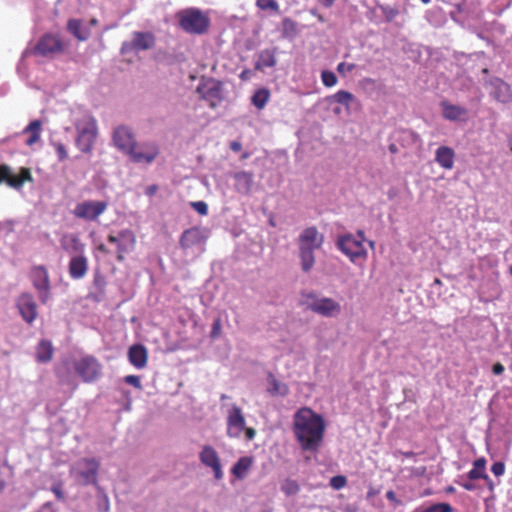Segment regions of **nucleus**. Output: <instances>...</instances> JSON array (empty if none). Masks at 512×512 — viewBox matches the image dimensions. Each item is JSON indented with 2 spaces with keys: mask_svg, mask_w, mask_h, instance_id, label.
Segmentation results:
<instances>
[{
  "mask_svg": "<svg viewBox=\"0 0 512 512\" xmlns=\"http://www.w3.org/2000/svg\"><path fill=\"white\" fill-rule=\"evenodd\" d=\"M463 479V477H461ZM474 480H458L457 483L467 491H474L477 489L476 484L473 482Z\"/></svg>",
  "mask_w": 512,
  "mask_h": 512,
  "instance_id": "nucleus-50",
  "label": "nucleus"
},
{
  "mask_svg": "<svg viewBox=\"0 0 512 512\" xmlns=\"http://www.w3.org/2000/svg\"><path fill=\"white\" fill-rule=\"evenodd\" d=\"M267 381L269 384L267 392L270 395L285 397L289 394L288 385L284 382L277 380L272 373L268 374Z\"/></svg>",
  "mask_w": 512,
  "mask_h": 512,
  "instance_id": "nucleus-32",
  "label": "nucleus"
},
{
  "mask_svg": "<svg viewBox=\"0 0 512 512\" xmlns=\"http://www.w3.org/2000/svg\"><path fill=\"white\" fill-rule=\"evenodd\" d=\"M487 461L484 457H480L473 462L472 469L467 473L469 480H478L486 477Z\"/></svg>",
  "mask_w": 512,
  "mask_h": 512,
  "instance_id": "nucleus-36",
  "label": "nucleus"
},
{
  "mask_svg": "<svg viewBox=\"0 0 512 512\" xmlns=\"http://www.w3.org/2000/svg\"><path fill=\"white\" fill-rule=\"evenodd\" d=\"M101 494V502L99 504V509L104 512H109L110 504L108 496L104 493L103 489L101 488V491H98Z\"/></svg>",
  "mask_w": 512,
  "mask_h": 512,
  "instance_id": "nucleus-49",
  "label": "nucleus"
},
{
  "mask_svg": "<svg viewBox=\"0 0 512 512\" xmlns=\"http://www.w3.org/2000/svg\"><path fill=\"white\" fill-rule=\"evenodd\" d=\"M422 512H453V508L449 503H436L427 507Z\"/></svg>",
  "mask_w": 512,
  "mask_h": 512,
  "instance_id": "nucleus-42",
  "label": "nucleus"
},
{
  "mask_svg": "<svg viewBox=\"0 0 512 512\" xmlns=\"http://www.w3.org/2000/svg\"><path fill=\"white\" fill-rule=\"evenodd\" d=\"M357 235H358V237H359V238H357V240H361V242L363 243V240L365 239V234H364V232H363V231H361V230H359V231L357 232Z\"/></svg>",
  "mask_w": 512,
  "mask_h": 512,
  "instance_id": "nucleus-64",
  "label": "nucleus"
},
{
  "mask_svg": "<svg viewBox=\"0 0 512 512\" xmlns=\"http://www.w3.org/2000/svg\"><path fill=\"white\" fill-rule=\"evenodd\" d=\"M308 297L312 299V301L308 303V309L323 317H336L342 311L340 303L332 298H317L313 295H309Z\"/></svg>",
  "mask_w": 512,
  "mask_h": 512,
  "instance_id": "nucleus-12",
  "label": "nucleus"
},
{
  "mask_svg": "<svg viewBox=\"0 0 512 512\" xmlns=\"http://www.w3.org/2000/svg\"><path fill=\"white\" fill-rule=\"evenodd\" d=\"M235 189L238 193L248 195L254 183V174L248 171H239L234 173Z\"/></svg>",
  "mask_w": 512,
  "mask_h": 512,
  "instance_id": "nucleus-25",
  "label": "nucleus"
},
{
  "mask_svg": "<svg viewBox=\"0 0 512 512\" xmlns=\"http://www.w3.org/2000/svg\"><path fill=\"white\" fill-rule=\"evenodd\" d=\"M246 426L245 417L239 406L233 404L227 414V435L239 438Z\"/></svg>",
  "mask_w": 512,
  "mask_h": 512,
  "instance_id": "nucleus-17",
  "label": "nucleus"
},
{
  "mask_svg": "<svg viewBox=\"0 0 512 512\" xmlns=\"http://www.w3.org/2000/svg\"><path fill=\"white\" fill-rule=\"evenodd\" d=\"M321 80L326 87H333L338 81L335 73L329 70L322 71Z\"/></svg>",
  "mask_w": 512,
  "mask_h": 512,
  "instance_id": "nucleus-40",
  "label": "nucleus"
},
{
  "mask_svg": "<svg viewBox=\"0 0 512 512\" xmlns=\"http://www.w3.org/2000/svg\"><path fill=\"white\" fill-rule=\"evenodd\" d=\"M221 334V320L218 318L214 321L210 332L211 338H217Z\"/></svg>",
  "mask_w": 512,
  "mask_h": 512,
  "instance_id": "nucleus-53",
  "label": "nucleus"
},
{
  "mask_svg": "<svg viewBox=\"0 0 512 512\" xmlns=\"http://www.w3.org/2000/svg\"><path fill=\"white\" fill-rule=\"evenodd\" d=\"M63 51L64 43L59 36L53 34L43 35L32 49L34 55L46 58H53Z\"/></svg>",
  "mask_w": 512,
  "mask_h": 512,
  "instance_id": "nucleus-8",
  "label": "nucleus"
},
{
  "mask_svg": "<svg viewBox=\"0 0 512 512\" xmlns=\"http://www.w3.org/2000/svg\"><path fill=\"white\" fill-rule=\"evenodd\" d=\"M16 308L21 318L31 325L38 317L37 303L30 293H22L16 300Z\"/></svg>",
  "mask_w": 512,
  "mask_h": 512,
  "instance_id": "nucleus-15",
  "label": "nucleus"
},
{
  "mask_svg": "<svg viewBox=\"0 0 512 512\" xmlns=\"http://www.w3.org/2000/svg\"><path fill=\"white\" fill-rule=\"evenodd\" d=\"M245 433V437L248 441H251L254 439L255 435H256V430L252 427H246L245 426V429L243 431Z\"/></svg>",
  "mask_w": 512,
  "mask_h": 512,
  "instance_id": "nucleus-54",
  "label": "nucleus"
},
{
  "mask_svg": "<svg viewBox=\"0 0 512 512\" xmlns=\"http://www.w3.org/2000/svg\"><path fill=\"white\" fill-rule=\"evenodd\" d=\"M67 30L79 41H86L91 36L90 28L79 19H70L67 23Z\"/></svg>",
  "mask_w": 512,
  "mask_h": 512,
  "instance_id": "nucleus-29",
  "label": "nucleus"
},
{
  "mask_svg": "<svg viewBox=\"0 0 512 512\" xmlns=\"http://www.w3.org/2000/svg\"><path fill=\"white\" fill-rule=\"evenodd\" d=\"M347 485V478L343 475L333 476L330 479V486L335 490H340Z\"/></svg>",
  "mask_w": 512,
  "mask_h": 512,
  "instance_id": "nucleus-43",
  "label": "nucleus"
},
{
  "mask_svg": "<svg viewBox=\"0 0 512 512\" xmlns=\"http://www.w3.org/2000/svg\"><path fill=\"white\" fill-rule=\"evenodd\" d=\"M51 491L54 493L58 501H64L65 495L63 492V483L61 481L55 482L51 487Z\"/></svg>",
  "mask_w": 512,
  "mask_h": 512,
  "instance_id": "nucleus-45",
  "label": "nucleus"
},
{
  "mask_svg": "<svg viewBox=\"0 0 512 512\" xmlns=\"http://www.w3.org/2000/svg\"><path fill=\"white\" fill-rule=\"evenodd\" d=\"M490 90V96L499 103L507 104L512 102V87L499 77H493L486 82Z\"/></svg>",
  "mask_w": 512,
  "mask_h": 512,
  "instance_id": "nucleus-18",
  "label": "nucleus"
},
{
  "mask_svg": "<svg viewBox=\"0 0 512 512\" xmlns=\"http://www.w3.org/2000/svg\"><path fill=\"white\" fill-rule=\"evenodd\" d=\"M128 359L137 369H143L148 362V350L143 344H134L128 350Z\"/></svg>",
  "mask_w": 512,
  "mask_h": 512,
  "instance_id": "nucleus-24",
  "label": "nucleus"
},
{
  "mask_svg": "<svg viewBox=\"0 0 512 512\" xmlns=\"http://www.w3.org/2000/svg\"><path fill=\"white\" fill-rule=\"evenodd\" d=\"M196 91L212 109L218 107L223 101L222 83L213 78L202 81Z\"/></svg>",
  "mask_w": 512,
  "mask_h": 512,
  "instance_id": "nucleus-6",
  "label": "nucleus"
},
{
  "mask_svg": "<svg viewBox=\"0 0 512 512\" xmlns=\"http://www.w3.org/2000/svg\"><path fill=\"white\" fill-rule=\"evenodd\" d=\"M250 73H251V72H250V70H244V71H242V72H241V74H240V78H241L242 80H244V81H245V80H248V79H249V77H250Z\"/></svg>",
  "mask_w": 512,
  "mask_h": 512,
  "instance_id": "nucleus-61",
  "label": "nucleus"
},
{
  "mask_svg": "<svg viewBox=\"0 0 512 512\" xmlns=\"http://www.w3.org/2000/svg\"><path fill=\"white\" fill-rule=\"evenodd\" d=\"M355 64L353 63H345V62H341L337 65V71L340 73V74H344L345 72H351L355 69Z\"/></svg>",
  "mask_w": 512,
  "mask_h": 512,
  "instance_id": "nucleus-52",
  "label": "nucleus"
},
{
  "mask_svg": "<svg viewBox=\"0 0 512 512\" xmlns=\"http://www.w3.org/2000/svg\"><path fill=\"white\" fill-rule=\"evenodd\" d=\"M230 149L234 152H239L242 149V145L238 141H232L230 143Z\"/></svg>",
  "mask_w": 512,
  "mask_h": 512,
  "instance_id": "nucleus-57",
  "label": "nucleus"
},
{
  "mask_svg": "<svg viewBox=\"0 0 512 512\" xmlns=\"http://www.w3.org/2000/svg\"><path fill=\"white\" fill-rule=\"evenodd\" d=\"M33 285L39 292L40 300L46 303L50 296V280L44 266H37L32 271Z\"/></svg>",
  "mask_w": 512,
  "mask_h": 512,
  "instance_id": "nucleus-20",
  "label": "nucleus"
},
{
  "mask_svg": "<svg viewBox=\"0 0 512 512\" xmlns=\"http://www.w3.org/2000/svg\"><path fill=\"white\" fill-rule=\"evenodd\" d=\"M269 98L270 92L268 89H259L252 96V104L258 109H263L268 103Z\"/></svg>",
  "mask_w": 512,
  "mask_h": 512,
  "instance_id": "nucleus-38",
  "label": "nucleus"
},
{
  "mask_svg": "<svg viewBox=\"0 0 512 512\" xmlns=\"http://www.w3.org/2000/svg\"><path fill=\"white\" fill-rule=\"evenodd\" d=\"M276 62L275 51L265 49L259 53L255 69L264 70L265 68H272L276 65Z\"/></svg>",
  "mask_w": 512,
  "mask_h": 512,
  "instance_id": "nucleus-34",
  "label": "nucleus"
},
{
  "mask_svg": "<svg viewBox=\"0 0 512 512\" xmlns=\"http://www.w3.org/2000/svg\"><path fill=\"white\" fill-rule=\"evenodd\" d=\"M482 480L485 481L486 483V486L488 488V490L493 493L494 490H495V484L493 482V480L489 477V475L486 473V477L485 478H482Z\"/></svg>",
  "mask_w": 512,
  "mask_h": 512,
  "instance_id": "nucleus-55",
  "label": "nucleus"
},
{
  "mask_svg": "<svg viewBox=\"0 0 512 512\" xmlns=\"http://www.w3.org/2000/svg\"><path fill=\"white\" fill-rule=\"evenodd\" d=\"M337 246L352 262L367 257V251L363 243L352 234L339 237Z\"/></svg>",
  "mask_w": 512,
  "mask_h": 512,
  "instance_id": "nucleus-11",
  "label": "nucleus"
},
{
  "mask_svg": "<svg viewBox=\"0 0 512 512\" xmlns=\"http://www.w3.org/2000/svg\"><path fill=\"white\" fill-rule=\"evenodd\" d=\"M89 269L88 258L84 253H80L79 255H74L70 258L68 264V272L69 276L73 280H79L86 276Z\"/></svg>",
  "mask_w": 512,
  "mask_h": 512,
  "instance_id": "nucleus-21",
  "label": "nucleus"
},
{
  "mask_svg": "<svg viewBox=\"0 0 512 512\" xmlns=\"http://www.w3.org/2000/svg\"><path fill=\"white\" fill-rule=\"evenodd\" d=\"M206 240V236L203 231L199 227H191L186 229L179 240L180 246L183 249H189L196 245L204 243Z\"/></svg>",
  "mask_w": 512,
  "mask_h": 512,
  "instance_id": "nucleus-22",
  "label": "nucleus"
},
{
  "mask_svg": "<svg viewBox=\"0 0 512 512\" xmlns=\"http://www.w3.org/2000/svg\"><path fill=\"white\" fill-rule=\"evenodd\" d=\"M386 498L389 501H392V502H395V503L398 502L396 494H395V492L393 490H389V491L386 492Z\"/></svg>",
  "mask_w": 512,
  "mask_h": 512,
  "instance_id": "nucleus-58",
  "label": "nucleus"
},
{
  "mask_svg": "<svg viewBox=\"0 0 512 512\" xmlns=\"http://www.w3.org/2000/svg\"><path fill=\"white\" fill-rule=\"evenodd\" d=\"M192 206L200 215H206L208 213V206L203 201L193 202Z\"/></svg>",
  "mask_w": 512,
  "mask_h": 512,
  "instance_id": "nucleus-51",
  "label": "nucleus"
},
{
  "mask_svg": "<svg viewBox=\"0 0 512 512\" xmlns=\"http://www.w3.org/2000/svg\"><path fill=\"white\" fill-rule=\"evenodd\" d=\"M158 190V187L156 185H150L146 189V194L149 196H153Z\"/></svg>",
  "mask_w": 512,
  "mask_h": 512,
  "instance_id": "nucleus-59",
  "label": "nucleus"
},
{
  "mask_svg": "<svg viewBox=\"0 0 512 512\" xmlns=\"http://www.w3.org/2000/svg\"><path fill=\"white\" fill-rule=\"evenodd\" d=\"M324 236L314 226L305 228L298 237L301 268L309 272L315 264V250L321 248Z\"/></svg>",
  "mask_w": 512,
  "mask_h": 512,
  "instance_id": "nucleus-2",
  "label": "nucleus"
},
{
  "mask_svg": "<svg viewBox=\"0 0 512 512\" xmlns=\"http://www.w3.org/2000/svg\"><path fill=\"white\" fill-rule=\"evenodd\" d=\"M160 149L156 142L136 143L130 154V160L137 164H151L159 155Z\"/></svg>",
  "mask_w": 512,
  "mask_h": 512,
  "instance_id": "nucleus-9",
  "label": "nucleus"
},
{
  "mask_svg": "<svg viewBox=\"0 0 512 512\" xmlns=\"http://www.w3.org/2000/svg\"><path fill=\"white\" fill-rule=\"evenodd\" d=\"M253 458L249 456H243L238 459V461L232 467V474L237 479H243L249 469L252 467Z\"/></svg>",
  "mask_w": 512,
  "mask_h": 512,
  "instance_id": "nucleus-35",
  "label": "nucleus"
},
{
  "mask_svg": "<svg viewBox=\"0 0 512 512\" xmlns=\"http://www.w3.org/2000/svg\"><path fill=\"white\" fill-rule=\"evenodd\" d=\"M130 45L135 51L148 50L155 45V36L151 32H135Z\"/></svg>",
  "mask_w": 512,
  "mask_h": 512,
  "instance_id": "nucleus-26",
  "label": "nucleus"
},
{
  "mask_svg": "<svg viewBox=\"0 0 512 512\" xmlns=\"http://www.w3.org/2000/svg\"><path fill=\"white\" fill-rule=\"evenodd\" d=\"M107 240L117 246V260L119 262L124 261L125 254L133 250L136 244V237L129 229L120 231L117 236L110 234Z\"/></svg>",
  "mask_w": 512,
  "mask_h": 512,
  "instance_id": "nucleus-14",
  "label": "nucleus"
},
{
  "mask_svg": "<svg viewBox=\"0 0 512 512\" xmlns=\"http://www.w3.org/2000/svg\"><path fill=\"white\" fill-rule=\"evenodd\" d=\"M124 381L136 389H142L140 377L137 375H127L125 376Z\"/></svg>",
  "mask_w": 512,
  "mask_h": 512,
  "instance_id": "nucleus-47",
  "label": "nucleus"
},
{
  "mask_svg": "<svg viewBox=\"0 0 512 512\" xmlns=\"http://www.w3.org/2000/svg\"><path fill=\"white\" fill-rule=\"evenodd\" d=\"M61 248L69 253L79 255L80 253H84L85 244L81 241L80 237L75 233H64L60 240Z\"/></svg>",
  "mask_w": 512,
  "mask_h": 512,
  "instance_id": "nucleus-23",
  "label": "nucleus"
},
{
  "mask_svg": "<svg viewBox=\"0 0 512 512\" xmlns=\"http://www.w3.org/2000/svg\"><path fill=\"white\" fill-rule=\"evenodd\" d=\"M325 429L323 416L309 407H301L293 415V433L303 451H317Z\"/></svg>",
  "mask_w": 512,
  "mask_h": 512,
  "instance_id": "nucleus-1",
  "label": "nucleus"
},
{
  "mask_svg": "<svg viewBox=\"0 0 512 512\" xmlns=\"http://www.w3.org/2000/svg\"><path fill=\"white\" fill-rule=\"evenodd\" d=\"M455 153L448 146H440L435 153V161L444 169L451 170L454 166Z\"/></svg>",
  "mask_w": 512,
  "mask_h": 512,
  "instance_id": "nucleus-28",
  "label": "nucleus"
},
{
  "mask_svg": "<svg viewBox=\"0 0 512 512\" xmlns=\"http://www.w3.org/2000/svg\"><path fill=\"white\" fill-rule=\"evenodd\" d=\"M42 132V122L40 120L31 121L23 130L24 134H29V137L26 139L25 144L27 146H33L37 142L40 141Z\"/></svg>",
  "mask_w": 512,
  "mask_h": 512,
  "instance_id": "nucleus-30",
  "label": "nucleus"
},
{
  "mask_svg": "<svg viewBox=\"0 0 512 512\" xmlns=\"http://www.w3.org/2000/svg\"><path fill=\"white\" fill-rule=\"evenodd\" d=\"M282 36L284 38L293 39L298 34V25L291 18L285 17L282 22Z\"/></svg>",
  "mask_w": 512,
  "mask_h": 512,
  "instance_id": "nucleus-37",
  "label": "nucleus"
},
{
  "mask_svg": "<svg viewBox=\"0 0 512 512\" xmlns=\"http://www.w3.org/2000/svg\"><path fill=\"white\" fill-rule=\"evenodd\" d=\"M380 8L387 22H391L399 14L396 8L389 5H383Z\"/></svg>",
  "mask_w": 512,
  "mask_h": 512,
  "instance_id": "nucleus-44",
  "label": "nucleus"
},
{
  "mask_svg": "<svg viewBox=\"0 0 512 512\" xmlns=\"http://www.w3.org/2000/svg\"><path fill=\"white\" fill-rule=\"evenodd\" d=\"M492 372L495 375H500L504 372V366L500 362H497L493 365Z\"/></svg>",
  "mask_w": 512,
  "mask_h": 512,
  "instance_id": "nucleus-56",
  "label": "nucleus"
},
{
  "mask_svg": "<svg viewBox=\"0 0 512 512\" xmlns=\"http://www.w3.org/2000/svg\"><path fill=\"white\" fill-rule=\"evenodd\" d=\"M100 467L99 461L94 458H83L75 463L73 472L78 478L82 479L83 485L92 484L98 491L101 487L98 485L97 474Z\"/></svg>",
  "mask_w": 512,
  "mask_h": 512,
  "instance_id": "nucleus-5",
  "label": "nucleus"
},
{
  "mask_svg": "<svg viewBox=\"0 0 512 512\" xmlns=\"http://www.w3.org/2000/svg\"><path fill=\"white\" fill-rule=\"evenodd\" d=\"M179 26L185 32L195 35H203L208 32L210 18L207 13L198 8H187L177 13Z\"/></svg>",
  "mask_w": 512,
  "mask_h": 512,
  "instance_id": "nucleus-3",
  "label": "nucleus"
},
{
  "mask_svg": "<svg viewBox=\"0 0 512 512\" xmlns=\"http://www.w3.org/2000/svg\"><path fill=\"white\" fill-rule=\"evenodd\" d=\"M441 108L442 116L449 121L464 120L467 115L466 108L451 104L448 101H442Z\"/></svg>",
  "mask_w": 512,
  "mask_h": 512,
  "instance_id": "nucleus-27",
  "label": "nucleus"
},
{
  "mask_svg": "<svg viewBox=\"0 0 512 512\" xmlns=\"http://www.w3.org/2000/svg\"><path fill=\"white\" fill-rule=\"evenodd\" d=\"M328 101H333L340 105H343L346 109V112L350 113L351 105L353 103H356L357 99L351 92H348L345 90H339L332 96L328 97Z\"/></svg>",
  "mask_w": 512,
  "mask_h": 512,
  "instance_id": "nucleus-33",
  "label": "nucleus"
},
{
  "mask_svg": "<svg viewBox=\"0 0 512 512\" xmlns=\"http://www.w3.org/2000/svg\"><path fill=\"white\" fill-rule=\"evenodd\" d=\"M281 491L288 497L294 496L299 493L300 485L296 480L287 478L281 484Z\"/></svg>",
  "mask_w": 512,
  "mask_h": 512,
  "instance_id": "nucleus-39",
  "label": "nucleus"
},
{
  "mask_svg": "<svg viewBox=\"0 0 512 512\" xmlns=\"http://www.w3.org/2000/svg\"><path fill=\"white\" fill-rule=\"evenodd\" d=\"M53 146H54L55 152L57 154V157L60 161H64L68 158V153H67V150H66L64 144L57 142V143H54Z\"/></svg>",
  "mask_w": 512,
  "mask_h": 512,
  "instance_id": "nucleus-46",
  "label": "nucleus"
},
{
  "mask_svg": "<svg viewBox=\"0 0 512 512\" xmlns=\"http://www.w3.org/2000/svg\"><path fill=\"white\" fill-rule=\"evenodd\" d=\"M256 5L261 10L279 11V4L276 0H256Z\"/></svg>",
  "mask_w": 512,
  "mask_h": 512,
  "instance_id": "nucleus-41",
  "label": "nucleus"
},
{
  "mask_svg": "<svg viewBox=\"0 0 512 512\" xmlns=\"http://www.w3.org/2000/svg\"><path fill=\"white\" fill-rule=\"evenodd\" d=\"M388 149L389 151L392 153V154H395L398 152V147L396 144L392 143L388 146Z\"/></svg>",
  "mask_w": 512,
  "mask_h": 512,
  "instance_id": "nucleus-62",
  "label": "nucleus"
},
{
  "mask_svg": "<svg viewBox=\"0 0 512 512\" xmlns=\"http://www.w3.org/2000/svg\"><path fill=\"white\" fill-rule=\"evenodd\" d=\"M27 181H32L30 169L22 167L18 174H14L9 165L0 164V184L5 183L11 188L21 189Z\"/></svg>",
  "mask_w": 512,
  "mask_h": 512,
  "instance_id": "nucleus-13",
  "label": "nucleus"
},
{
  "mask_svg": "<svg viewBox=\"0 0 512 512\" xmlns=\"http://www.w3.org/2000/svg\"><path fill=\"white\" fill-rule=\"evenodd\" d=\"M74 369L84 382L91 383L100 377L102 365L96 357L86 355L75 362Z\"/></svg>",
  "mask_w": 512,
  "mask_h": 512,
  "instance_id": "nucleus-7",
  "label": "nucleus"
},
{
  "mask_svg": "<svg viewBox=\"0 0 512 512\" xmlns=\"http://www.w3.org/2000/svg\"><path fill=\"white\" fill-rule=\"evenodd\" d=\"M75 128L77 131L75 140L77 148L83 153H91L98 136L96 119L92 115L86 114L77 121Z\"/></svg>",
  "mask_w": 512,
  "mask_h": 512,
  "instance_id": "nucleus-4",
  "label": "nucleus"
},
{
  "mask_svg": "<svg viewBox=\"0 0 512 512\" xmlns=\"http://www.w3.org/2000/svg\"><path fill=\"white\" fill-rule=\"evenodd\" d=\"M54 348L51 341L43 339L36 347V360L40 363H47L52 360Z\"/></svg>",
  "mask_w": 512,
  "mask_h": 512,
  "instance_id": "nucleus-31",
  "label": "nucleus"
},
{
  "mask_svg": "<svg viewBox=\"0 0 512 512\" xmlns=\"http://www.w3.org/2000/svg\"><path fill=\"white\" fill-rule=\"evenodd\" d=\"M199 459L204 466L212 469L215 479L220 480L223 478L221 460L214 447L210 445L203 446L199 453Z\"/></svg>",
  "mask_w": 512,
  "mask_h": 512,
  "instance_id": "nucleus-19",
  "label": "nucleus"
},
{
  "mask_svg": "<svg viewBox=\"0 0 512 512\" xmlns=\"http://www.w3.org/2000/svg\"><path fill=\"white\" fill-rule=\"evenodd\" d=\"M97 249L102 252V253H105V254H108L109 253V250L107 249V247L104 245V244H100L98 245Z\"/></svg>",
  "mask_w": 512,
  "mask_h": 512,
  "instance_id": "nucleus-63",
  "label": "nucleus"
},
{
  "mask_svg": "<svg viewBox=\"0 0 512 512\" xmlns=\"http://www.w3.org/2000/svg\"><path fill=\"white\" fill-rule=\"evenodd\" d=\"M492 473L499 477L502 476L505 473V464L503 462H495L491 466Z\"/></svg>",
  "mask_w": 512,
  "mask_h": 512,
  "instance_id": "nucleus-48",
  "label": "nucleus"
},
{
  "mask_svg": "<svg viewBox=\"0 0 512 512\" xmlns=\"http://www.w3.org/2000/svg\"><path fill=\"white\" fill-rule=\"evenodd\" d=\"M322 6L326 7V8H329L331 7L335 0H317Z\"/></svg>",
  "mask_w": 512,
  "mask_h": 512,
  "instance_id": "nucleus-60",
  "label": "nucleus"
},
{
  "mask_svg": "<svg viewBox=\"0 0 512 512\" xmlns=\"http://www.w3.org/2000/svg\"><path fill=\"white\" fill-rule=\"evenodd\" d=\"M107 207L108 202L106 201L87 200L78 203L72 213L76 218L86 221H95L106 211Z\"/></svg>",
  "mask_w": 512,
  "mask_h": 512,
  "instance_id": "nucleus-10",
  "label": "nucleus"
},
{
  "mask_svg": "<svg viewBox=\"0 0 512 512\" xmlns=\"http://www.w3.org/2000/svg\"><path fill=\"white\" fill-rule=\"evenodd\" d=\"M112 140L115 147L126 155L130 154L137 143L134 133L125 125H120L115 128Z\"/></svg>",
  "mask_w": 512,
  "mask_h": 512,
  "instance_id": "nucleus-16",
  "label": "nucleus"
}]
</instances>
